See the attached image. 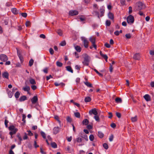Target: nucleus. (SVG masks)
Wrapping results in <instances>:
<instances>
[{"label": "nucleus", "instance_id": "nucleus-1", "mask_svg": "<svg viewBox=\"0 0 154 154\" xmlns=\"http://www.w3.org/2000/svg\"><path fill=\"white\" fill-rule=\"evenodd\" d=\"M84 59V60L82 62L83 64L86 66H88L91 60V57L86 54H84L82 55Z\"/></svg>", "mask_w": 154, "mask_h": 154}, {"label": "nucleus", "instance_id": "nucleus-2", "mask_svg": "<svg viewBox=\"0 0 154 154\" xmlns=\"http://www.w3.org/2000/svg\"><path fill=\"white\" fill-rule=\"evenodd\" d=\"M9 130L11 131L10 132V134L11 135V137H12V136L15 134L18 131V129L15 128L14 125H12L10 126L9 127Z\"/></svg>", "mask_w": 154, "mask_h": 154}, {"label": "nucleus", "instance_id": "nucleus-3", "mask_svg": "<svg viewBox=\"0 0 154 154\" xmlns=\"http://www.w3.org/2000/svg\"><path fill=\"white\" fill-rule=\"evenodd\" d=\"M137 10H140L144 9L146 7L145 4L141 2H139L137 3Z\"/></svg>", "mask_w": 154, "mask_h": 154}, {"label": "nucleus", "instance_id": "nucleus-4", "mask_svg": "<svg viewBox=\"0 0 154 154\" xmlns=\"http://www.w3.org/2000/svg\"><path fill=\"white\" fill-rule=\"evenodd\" d=\"M134 20V17L131 15H130L127 18V22L130 24H131L133 23Z\"/></svg>", "mask_w": 154, "mask_h": 154}, {"label": "nucleus", "instance_id": "nucleus-5", "mask_svg": "<svg viewBox=\"0 0 154 154\" xmlns=\"http://www.w3.org/2000/svg\"><path fill=\"white\" fill-rule=\"evenodd\" d=\"M81 40L82 41L84 46L85 48H87L88 47V41L87 40V38L84 37H81Z\"/></svg>", "mask_w": 154, "mask_h": 154}, {"label": "nucleus", "instance_id": "nucleus-6", "mask_svg": "<svg viewBox=\"0 0 154 154\" xmlns=\"http://www.w3.org/2000/svg\"><path fill=\"white\" fill-rule=\"evenodd\" d=\"M0 60L3 62H5L8 60V57L6 55L1 54L0 55Z\"/></svg>", "mask_w": 154, "mask_h": 154}, {"label": "nucleus", "instance_id": "nucleus-7", "mask_svg": "<svg viewBox=\"0 0 154 154\" xmlns=\"http://www.w3.org/2000/svg\"><path fill=\"white\" fill-rule=\"evenodd\" d=\"M89 113L90 115H92L93 114L95 116L96 115H97L98 114V113L96 109H92L90 110L89 112Z\"/></svg>", "mask_w": 154, "mask_h": 154}, {"label": "nucleus", "instance_id": "nucleus-8", "mask_svg": "<svg viewBox=\"0 0 154 154\" xmlns=\"http://www.w3.org/2000/svg\"><path fill=\"white\" fill-rule=\"evenodd\" d=\"M78 11L75 10H71L69 11V14L71 16L77 15L78 14Z\"/></svg>", "mask_w": 154, "mask_h": 154}, {"label": "nucleus", "instance_id": "nucleus-9", "mask_svg": "<svg viewBox=\"0 0 154 154\" xmlns=\"http://www.w3.org/2000/svg\"><path fill=\"white\" fill-rule=\"evenodd\" d=\"M38 97L36 96H34L31 99V101L32 104H35L38 101Z\"/></svg>", "mask_w": 154, "mask_h": 154}, {"label": "nucleus", "instance_id": "nucleus-10", "mask_svg": "<svg viewBox=\"0 0 154 154\" xmlns=\"http://www.w3.org/2000/svg\"><path fill=\"white\" fill-rule=\"evenodd\" d=\"M60 128L58 127H55L53 129V132L54 134H57L60 131Z\"/></svg>", "mask_w": 154, "mask_h": 154}, {"label": "nucleus", "instance_id": "nucleus-11", "mask_svg": "<svg viewBox=\"0 0 154 154\" xmlns=\"http://www.w3.org/2000/svg\"><path fill=\"white\" fill-rule=\"evenodd\" d=\"M2 76L3 78L6 79H8L9 74L7 72H5L2 73Z\"/></svg>", "mask_w": 154, "mask_h": 154}, {"label": "nucleus", "instance_id": "nucleus-12", "mask_svg": "<svg viewBox=\"0 0 154 154\" xmlns=\"http://www.w3.org/2000/svg\"><path fill=\"white\" fill-rule=\"evenodd\" d=\"M143 98L147 102L151 100V98L150 96L148 94H146L143 96Z\"/></svg>", "mask_w": 154, "mask_h": 154}, {"label": "nucleus", "instance_id": "nucleus-13", "mask_svg": "<svg viewBox=\"0 0 154 154\" xmlns=\"http://www.w3.org/2000/svg\"><path fill=\"white\" fill-rule=\"evenodd\" d=\"M140 54L139 53H137L134 55L133 58L135 60H140Z\"/></svg>", "mask_w": 154, "mask_h": 154}, {"label": "nucleus", "instance_id": "nucleus-14", "mask_svg": "<svg viewBox=\"0 0 154 154\" xmlns=\"http://www.w3.org/2000/svg\"><path fill=\"white\" fill-rule=\"evenodd\" d=\"M104 11L103 10L101 11L100 12H101V15L100 16L99 15V13L98 12L95 11V13L96 15H97L98 17L99 18L100 17H101L103 16V14L104 13Z\"/></svg>", "mask_w": 154, "mask_h": 154}, {"label": "nucleus", "instance_id": "nucleus-15", "mask_svg": "<svg viewBox=\"0 0 154 154\" xmlns=\"http://www.w3.org/2000/svg\"><path fill=\"white\" fill-rule=\"evenodd\" d=\"M29 81L30 84L31 85H34L36 84V82L35 80L31 78H29Z\"/></svg>", "mask_w": 154, "mask_h": 154}, {"label": "nucleus", "instance_id": "nucleus-16", "mask_svg": "<svg viewBox=\"0 0 154 154\" xmlns=\"http://www.w3.org/2000/svg\"><path fill=\"white\" fill-rule=\"evenodd\" d=\"M84 83L88 87H93L92 84L88 82H84Z\"/></svg>", "mask_w": 154, "mask_h": 154}, {"label": "nucleus", "instance_id": "nucleus-17", "mask_svg": "<svg viewBox=\"0 0 154 154\" xmlns=\"http://www.w3.org/2000/svg\"><path fill=\"white\" fill-rule=\"evenodd\" d=\"M12 12L14 14H16L18 13V11L16 8H13L11 10Z\"/></svg>", "mask_w": 154, "mask_h": 154}, {"label": "nucleus", "instance_id": "nucleus-18", "mask_svg": "<svg viewBox=\"0 0 154 154\" xmlns=\"http://www.w3.org/2000/svg\"><path fill=\"white\" fill-rule=\"evenodd\" d=\"M26 97L25 96H23L20 97L19 99L20 102H22L26 100Z\"/></svg>", "mask_w": 154, "mask_h": 154}, {"label": "nucleus", "instance_id": "nucleus-19", "mask_svg": "<svg viewBox=\"0 0 154 154\" xmlns=\"http://www.w3.org/2000/svg\"><path fill=\"white\" fill-rule=\"evenodd\" d=\"M75 48L76 50L78 52H80L81 51V48L79 46H75Z\"/></svg>", "mask_w": 154, "mask_h": 154}, {"label": "nucleus", "instance_id": "nucleus-20", "mask_svg": "<svg viewBox=\"0 0 154 154\" xmlns=\"http://www.w3.org/2000/svg\"><path fill=\"white\" fill-rule=\"evenodd\" d=\"M90 41L92 43V44L95 43V39L94 37H91L89 38Z\"/></svg>", "mask_w": 154, "mask_h": 154}, {"label": "nucleus", "instance_id": "nucleus-21", "mask_svg": "<svg viewBox=\"0 0 154 154\" xmlns=\"http://www.w3.org/2000/svg\"><path fill=\"white\" fill-rule=\"evenodd\" d=\"M66 70L71 72L72 73L73 72V70H72L71 66H68L66 67Z\"/></svg>", "mask_w": 154, "mask_h": 154}, {"label": "nucleus", "instance_id": "nucleus-22", "mask_svg": "<svg viewBox=\"0 0 154 154\" xmlns=\"http://www.w3.org/2000/svg\"><path fill=\"white\" fill-rule=\"evenodd\" d=\"M108 17L111 19L113 20L114 18L113 15V14L110 12H109L108 15Z\"/></svg>", "mask_w": 154, "mask_h": 154}, {"label": "nucleus", "instance_id": "nucleus-23", "mask_svg": "<svg viewBox=\"0 0 154 154\" xmlns=\"http://www.w3.org/2000/svg\"><path fill=\"white\" fill-rule=\"evenodd\" d=\"M56 63L57 66L59 67H62L63 65V63H62L60 62L59 61H57Z\"/></svg>", "mask_w": 154, "mask_h": 154}, {"label": "nucleus", "instance_id": "nucleus-24", "mask_svg": "<svg viewBox=\"0 0 154 154\" xmlns=\"http://www.w3.org/2000/svg\"><path fill=\"white\" fill-rule=\"evenodd\" d=\"M91 99L89 97H87L85 98V101L86 102H88L91 101Z\"/></svg>", "mask_w": 154, "mask_h": 154}, {"label": "nucleus", "instance_id": "nucleus-25", "mask_svg": "<svg viewBox=\"0 0 154 154\" xmlns=\"http://www.w3.org/2000/svg\"><path fill=\"white\" fill-rule=\"evenodd\" d=\"M88 120L87 119H85L83 120L82 123L83 125H87L88 124Z\"/></svg>", "mask_w": 154, "mask_h": 154}, {"label": "nucleus", "instance_id": "nucleus-26", "mask_svg": "<svg viewBox=\"0 0 154 154\" xmlns=\"http://www.w3.org/2000/svg\"><path fill=\"white\" fill-rule=\"evenodd\" d=\"M51 146L54 148H57V144L55 142L51 143Z\"/></svg>", "mask_w": 154, "mask_h": 154}, {"label": "nucleus", "instance_id": "nucleus-27", "mask_svg": "<svg viewBox=\"0 0 154 154\" xmlns=\"http://www.w3.org/2000/svg\"><path fill=\"white\" fill-rule=\"evenodd\" d=\"M23 90L25 91L29 92L30 89V88L28 86H26L25 87H24L23 88Z\"/></svg>", "mask_w": 154, "mask_h": 154}, {"label": "nucleus", "instance_id": "nucleus-28", "mask_svg": "<svg viewBox=\"0 0 154 154\" xmlns=\"http://www.w3.org/2000/svg\"><path fill=\"white\" fill-rule=\"evenodd\" d=\"M82 140V138L81 137H77L76 139V140L78 143L81 142Z\"/></svg>", "mask_w": 154, "mask_h": 154}, {"label": "nucleus", "instance_id": "nucleus-29", "mask_svg": "<svg viewBox=\"0 0 154 154\" xmlns=\"http://www.w3.org/2000/svg\"><path fill=\"white\" fill-rule=\"evenodd\" d=\"M98 136L100 138L103 137L104 136L103 134L101 131L98 132Z\"/></svg>", "mask_w": 154, "mask_h": 154}, {"label": "nucleus", "instance_id": "nucleus-30", "mask_svg": "<svg viewBox=\"0 0 154 154\" xmlns=\"http://www.w3.org/2000/svg\"><path fill=\"white\" fill-rule=\"evenodd\" d=\"M54 118L56 120H57V121L58 123H59L60 126H61V122L59 119L58 117L57 116H54Z\"/></svg>", "mask_w": 154, "mask_h": 154}, {"label": "nucleus", "instance_id": "nucleus-31", "mask_svg": "<svg viewBox=\"0 0 154 154\" xmlns=\"http://www.w3.org/2000/svg\"><path fill=\"white\" fill-rule=\"evenodd\" d=\"M115 101L116 103H121L122 101V99L120 98H116L115 99Z\"/></svg>", "mask_w": 154, "mask_h": 154}, {"label": "nucleus", "instance_id": "nucleus-32", "mask_svg": "<svg viewBox=\"0 0 154 154\" xmlns=\"http://www.w3.org/2000/svg\"><path fill=\"white\" fill-rule=\"evenodd\" d=\"M132 122H135L137 121V116H135L134 117H132L131 118Z\"/></svg>", "mask_w": 154, "mask_h": 154}, {"label": "nucleus", "instance_id": "nucleus-33", "mask_svg": "<svg viewBox=\"0 0 154 154\" xmlns=\"http://www.w3.org/2000/svg\"><path fill=\"white\" fill-rule=\"evenodd\" d=\"M75 116L77 118H80V115L79 112H76L74 113Z\"/></svg>", "mask_w": 154, "mask_h": 154}, {"label": "nucleus", "instance_id": "nucleus-34", "mask_svg": "<svg viewBox=\"0 0 154 154\" xmlns=\"http://www.w3.org/2000/svg\"><path fill=\"white\" fill-rule=\"evenodd\" d=\"M34 60L32 59H31L29 62V65L30 66H31L33 64Z\"/></svg>", "mask_w": 154, "mask_h": 154}, {"label": "nucleus", "instance_id": "nucleus-35", "mask_svg": "<svg viewBox=\"0 0 154 154\" xmlns=\"http://www.w3.org/2000/svg\"><path fill=\"white\" fill-rule=\"evenodd\" d=\"M20 95V93L19 92L17 91L15 94V96L16 98H18Z\"/></svg>", "mask_w": 154, "mask_h": 154}, {"label": "nucleus", "instance_id": "nucleus-36", "mask_svg": "<svg viewBox=\"0 0 154 154\" xmlns=\"http://www.w3.org/2000/svg\"><path fill=\"white\" fill-rule=\"evenodd\" d=\"M79 18L81 21H83L85 20V17L83 16H80Z\"/></svg>", "mask_w": 154, "mask_h": 154}, {"label": "nucleus", "instance_id": "nucleus-37", "mask_svg": "<svg viewBox=\"0 0 154 154\" xmlns=\"http://www.w3.org/2000/svg\"><path fill=\"white\" fill-rule=\"evenodd\" d=\"M82 137L85 139L86 141H88V139L87 136L85 134H83L82 136Z\"/></svg>", "mask_w": 154, "mask_h": 154}, {"label": "nucleus", "instance_id": "nucleus-38", "mask_svg": "<svg viewBox=\"0 0 154 154\" xmlns=\"http://www.w3.org/2000/svg\"><path fill=\"white\" fill-rule=\"evenodd\" d=\"M41 135L45 139L46 138L45 134L44 132L42 131L41 132Z\"/></svg>", "mask_w": 154, "mask_h": 154}, {"label": "nucleus", "instance_id": "nucleus-39", "mask_svg": "<svg viewBox=\"0 0 154 154\" xmlns=\"http://www.w3.org/2000/svg\"><path fill=\"white\" fill-rule=\"evenodd\" d=\"M94 70L95 72L100 76L101 77H102L103 76V75L102 74L100 73L96 69H94Z\"/></svg>", "mask_w": 154, "mask_h": 154}, {"label": "nucleus", "instance_id": "nucleus-40", "mask_svg": "<svg viewBox=\"0 0 154 154\" xmlns=\"http://www.w3.org/2000/svg\"><path fill=\"white\" fill-rule=\"evenodd\" d=\"M111 24V22L110 20H106V25L107 26H109Z\"/></svg>", "mask_w": 154, "mask_h": 154}, {"label": "nucleus", "instance_id": "nucleus-41", "mask_svg": "<svg viewBox=\"0 0 154 154\" xmlns=\"http://www.w3.org/2000/svg\"><path fill=\"white\" fill-rule=\"evenodd\" d=\"M94 137L92 134H91L89 136V139L91 141H92L94 140Z\"/></svg>", "mask_w": 154, "mask_h": 154}, {"label": "nucleus", "instance_id": "nucleus-42", "mask_svg": "<svg viewBox=\"0 0 154 154\" xmlns=\"http://www.w3.org/2000/svg\"><path fill=\"white\" fill-rule=\"evenodd\" d=\"M103 147L106 149H107L108 148V145L106 143H103Z\"/></svg>", "mask_w": 154, "mask_h": 154}, {"label": "nucleus", "instance_id": "nucleus-43", "mask_svg": "<svg viewBox=\"0 0 154 154\" xmlns=\"http://www.w3.org/2000/svg\"><path fill=\"white\" fill-rule=\"evenodd\" d=\"M94 119H95L96 121H99V117L97 116V115H95L94 117Z\"/></svg>", "mask_w": 154, "mask_h": 154}, {"label": "nucleus", "instance_id": "nucleus-44", "mask_svg": "<svg viewBox=\"0 0 154 154\" xmlns=\"http://www.w3.org/2000/svg\"><path fill=\"white\" fill-rule=\"evenodd\" d=\"M49 51L50 54L51 55H53L54 54V51L52 48H50Z\"/></svg>", "mask_w": 154, "mask_h": 154}, {"label": "nucleus", "instance_id": "nucleus-45", "mask_svg": "<svg viewBox=\"0 0 154 154\" xmlns=\"http://www.w3.org/2000/svg\"><path fill=\"white\" fill-rule=\"evenodd\" d=\"M26 118V116L25 115L23 114L22 115V121L24 123H25L26 122L25 118Z\"/></svg>", "mask_w": 154, "mask_h": 154}, {"label": "nucleus", "instance_id": "nucleus-46", "mask_svg": "<svg viewBox=\"0 0 154 154\" xmlns=\"http://www.w3.org/2000/svg\"><path fill=\"white\" fill-rule=\"evenodd\" d=\"M57 33L59 35L61 36L62 35V32L61 30L59 29L57 31Z\"/></svg>", "mask_w": 154, "mask_h": 154}, {"label": "nucleus", "instance_id": "nucleus-47", "mask_svg": "<svg viewBox=\"0 0 154 154\" xmlns=\"http://www.w3.org/2000/svg\"><path fill=\"white\" fill-rule=\"evenodd\" d=\"M8 94L9 98H11L13 96V94L11 91H9L8 92Z\"/></svg>", "mask_w": 154, "mask_h": 154}, {"label": "nucleus", "instance_id": "nucleus-48", "mask_svg": "<svg viewBox=\"0 0 154 154\" xmlns=\"http://www.w3.org/2000/svg\"><path fill=\"white\" fill-rule=\"evenodd\" d=\"M66 120L67 121L69 122H71L72 121V119L69 116L67 117L66 118Z\"/></svg>", "mask_w": 154, "mask_h": 154}, {"label": "nucleus", "instance_id": "nucleus-49", "mask_svg": "<svg viewBox=\"0 0 154 154\" xmlns=\"http://www.w3.org/2000/svg\"><path fill=\"white\" fill-rule=\"evenodd\" d=\"M66 45V42L65 41H63L60 43V45L62 46H65Z\"/></svg>", "mask_w": 154, "mask_h": 154}, {"label": "nucleus", "instance_id": "nucleus-50", "mask_svg": "<svg viewBox=\"0 0 154 154\" xmlns=\"http://www.w3.org/2000/svg\"><path fill=\"white\" fill-rule=\"evenodd\" d=\"M21 14L22 16L24 17H26L27 16V14L26 13H22Z\"/></svg>", "mask_w": 154, "mask_h": 154}, {"label": "nucleus", "instance_id": "nucleus-51", "mask_svg": "<svg viewBox=\"0 0 154 154\" xmlns=\"http://www.w3.org/2000/svg\"><path fill=\"white\" fill-rule=\"evenodd\" d=\"M113 135L112 134L109 137V141H112L113 140Z\"/></svg>", "mask_w": 154, "mask_h": 154}, {"label": "nucleus", "instance_id": "nucleus-52", "mask_svg": "<svg viewBox=\"0 0 154 154\" xmlns=\"http://www.w3.org/2000/svg\"><path fill=\"white\" fill-rule=\"evenodd\" d=\"M116 116H117L118 118H120L121 117V114L119 112H116Z\"/></svg>", "mask_w": 154, "mask_h": 154}, {"label": "nucleus", "instance_id": "nucleus-53", "mask_svg": "<svg viewBox=\"0 0 154 154\" xmlns=\"http://www.w3.org/2000/svg\"><path fill=\"white\" fill-rule=\"evenodd\" d=\"M125 37L127 38H130L131 37V35L130 34H127L125 35Z\"/></svg>", "mask_w": 154, "mask_h": 154}, {"label": "nucleus", "instance_id": "nucleus-54", "mask_svg": "<svg viewBox=\"0 0 154 154\" xmlns=\"http://www.w3.org/2000/svg\"><path fill=\"white\" fill-rule=\"evenodd\" d=\"M28 137L27 136V134L26 133L24 134V136L23 137V139L24 140H26L27 139Z\"/></svg>", "mask_w": 154, "mask_h": 154}, {"label": "nucleus", "instance_id": "nucleus-55", "mask_svg": "<svg viewBox=\"0 0 154 154\" xmlns=\"http://www.w3.org/2000/svg\"><path fill=\"white\" fill-rule=\"evenodd\" d=\"M17 55L18 57L22 55L21 54V53L20 51L17 48Z\"/></svg>", "mask_w": 154, "mask_h": 154}, {"label": "nucleus", "instance_id": "nucleus-56", "mask_svg": "<svg viewBox=\"0 0 154 154\" xmlns=\"http://www.w3.org/2000/svg\"><path fill=\"white\" fill-rule=\"evenodd\" d=\"M93 7L95 11L97 9V5L95 4H94L93 5Z\"/></svg>", "mask_w": 154, "mask_h": 154}, {"label": "nucleus", "instance_id": "nucleus-57", "mask_svg": "<svg viewBox=\"0 0 154 154\" xmlns=\"http://www.w3.org/2000/svg\"><path fill=\"white\" fill-rule=\"evenodd\" d=\"M72 138V136H70L69 137H67V140L69 142H70L71 141Z\"/></svg>", "mask_w": 154, "mask_h": 154}, {"label": "nucleus", "instance_id": "nucleus-58", "mask_svg": "<svg viewBox=\"0 0 154 154\" xmlns=\"http://www.w3.org/2000/svg\"><path fill=\"white\" fill-rule=\"evenodd\" d=\"M128 9H129L128 13L129 14H131V13L132 12V7H129L128 8Z\"/></svg>", "mask_w": 154, "mask_h": 154}, {"label": "nucleus", "instance_id": "nucleus-59", "mask_svg": "<svg viewBox=\"0 0 154 154\" xmlns=\"http://www.w3.org/2000/svg\"><path fill=\"white\" fill-rule=\"evenodd\" d=\"M149 54L151 55H154V50H150L149 51Z\"/></svg>", "mask_w": 154, "mask_h": 154}, {"label": "nucleus", "instance_id": "nucleus-60", "mask_svg": "<svg viewBox=\"0 0 154 154\" xmlns=\"http://www.w3.org/2000/svg\"><path fill=\"white\" fill-rule=\"evenodd\" d=\"M40 37L41 38H45V35L43 34H41L40 35Z\"/></svg>", "mask_w": 154, "mask_h": 154}, {"label": "nucleus", "instance_id": "nucleus-61", "mask_svg": "<svg viewBox=\"0 0 154 154\" xmlns=\"http://www.w3.org/2000/svg\"><path fill=\"white\" fill-rule=\"evenodd\" d=\"M102 57H103L105 60H106L108 59V57L106 54H103Z\"/></svg>", "mask_w": 154, "mask_h": 154}, {"label": "nucleus", "instance_id": "nucleus-62", "mask_svg": "<svg viewBox=\"0 0 154 154\" xmlns=\"http://www.w3.org/2000/svg\"><path fill=\"white\" fill-rule=\"evenodd\" d=\"M121 3L122 5H124L125 4V0H120Z\"/></svg>", "mask_w": 154, "mask_h": 154}, {"label": "nucleus", "instance_id": "nucleus-63", "mask_svg": "<svg viewBox=\"0 0 154 154\" xmlns=\"http://www.w3.org/2000/svg\"><path fill=\"white\" fill-rule=\"evenodd\" d=\"M105 45L107 48H109L110 47V45L108 43H106L105 44Z\"/></svg>", "mask_w": 154, "mask_h": 154}, {"label": "nucleus", "instance_id": "nucleus-64", "mask_svg": "<svg viewBox=\"0 0 154 154\" xmlns=\"http://www.w3.org/2000/svg\"><path fill=\"white\" fill-rule=\"evenodd\" d=\"M150 85L151 87L154 89V82H151Z\"/></svg>", "mask_w": 154, "mask_h": 154}]
</instances>
